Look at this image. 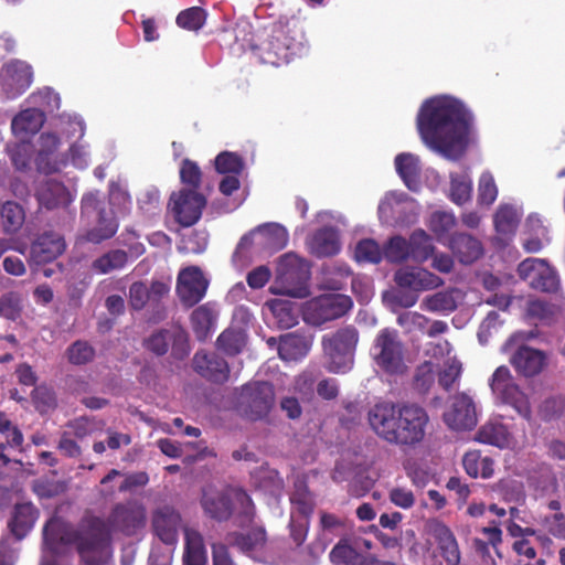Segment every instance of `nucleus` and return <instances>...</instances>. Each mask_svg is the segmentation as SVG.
Returning a JSON list of instances; mask_svg holds the SVG:
<instances>
[{"instance_id": "51", "label": "nucleus", "mask_w": 565, "mask_h": 565, "mask_svg": "<svg viewBox=\"0 0 565 565\" xmlns=\"http://www.w3.org/2000/svg\"><path fill=\"white\" fill-rule=\"evenodd\" d=\"M217 345L226 354H237L245 345V333L241 329H227L218 335Z\"/></svg>"}, {"instance_id": "64", "label": "nucleus", "mask_w": 565, "mask_h": 565, "mask_svg": "<svg viewBox=\"0 0 565 565\" xmlns=\"http://www.w3.org/2000/svg\"><path fill=\"white\" fill-rule=\"evenodd\" d=\"M32 103L42 107L41 110L54 111L60 108V96L53 89L45 87L31 96Z\"/></svg>"}, {"instance_id": "56", "label": "nucleus", "mask_w": 565, "mask_h": 565, "mask_svg": "<svg viewBox=\"0 0 565 565\" xmlns=\"http://www.w3.org/2000/svg\"><path fill=\"white\" fill-rule=\"evenodd\" d=\"M462 365L456 356L446 359L439 371V385L447 391L450 390L460 377Z\"/></svg>"}, {"instance_id": "19", "label": "nucleus", "mask_w": 565, "mask_h": 565, "mask_svg": "<svg viewBox=\"0 0 565 565\" xmlns=\"http://www.w3.org/2000/svg\"><path fill=\"white\" fill-rule=\"evenodd\" d=\"M518 273L533 289L547 292L557 289V275L544 259L526 258L519 265Z\"/></svg>"}, {"instance_id": "8", "label": "nucleus", "mask_w": 565, "mask_h": 565, "mask_svg": "<svg viewBox=\"0 0 565 565\" xmlns=\"http://www.w3.org/2000/svg\"><path fill=\"white\" fill-rule=\"evenodd\" d=\"M358 343V332L352 327L343 328L322 339L323 350L329 359V370L335 373L348 372L353 364V352Z\"/></svg>"}, {"instance_id": "49", "label": "nucleus", "mask_w": 565, "mask_h": 565, "mask_svg": "<svg viewBox=\"0 0 565 565\" xmlns=\"http://www.w3.org/2000/svg\"><path fill=\"white\" fill-rule=\"evenodd\" d=\"M265 541L266 537L263 529H255L247 534H238L230 540L239 550L249 553L255 558L257 557L256 554L264 547Z\"/></svg>"}, {"instance_id": "12", "label": "nucleus", "mask_w": 565, "mask_h": 565, "mask_svg": "<svg viewBox=\"0 0 565 565\" xmlns=\"http://www.w3.org/2000/svg\"><path fill=\"white\" fill-rule=\"evenodd\" d=\"M379 217L387 225H409L416 221L418 205L405 192H387L379 204Z\"/></svg>"}, {"instance_id": "2", "label": "nucleus", "mask_w": 565, "mask_h": 565, "mask_svg": "<svg viewBox=\"0 0 565 565\" xmlns=\"http://www.w3.org/2000/svg\"><path fill=\"white\" fill-rule=\"evenodd\" d=\"M258 50L262 62L274 66L289 63L295 56L305 54L306 39L299 21L279 19L274 23L267 41Z\"/></svg>"}, {"instance_id": "24", "label": "nucleus", "mask_w": 565, "mask_h": 565, "mask_svg": "<svg viewBox=\"0 0 565 565\" xmlns=\"http://www.w3.org/2000/svg\"><path fill=\"white\" fill-rule=\"evenodd\" d=\"M394 280L401 288L414 292L435 290L444 285V279L420 266H403L394 274Z\"/></svg>"}, {"instance_id": "52", "label": "nucleus", "mask_w": 565, "mask_h": 565, "mask_svg": "<svg viewBox=\"0 0 565 565\" xmlns=\"http://www.w3.org/2000/svg\"><path fill=\"white\" fill-rule=\"evenodd\" d=\"M354 258L359 263H380L383 258V248L374 239H362L355 246Z\"/></svg>"}, {"instance_id": "4", "label": "nucleus", "mask_w": 565, "mask_h": 565, "mask_svg": "<svg viewBox=\"0 0 565 565\" xmlns=\"http://www.w3.org/2000/svg\"><path fill=\"white\" fill-rule=\"evenodd\" d=\"M309 266L306 260L294 253L280 257L277 277L269 291L274 295L305 298L309 295Z\"/></svg>"}, {"instance_id": "27", "label": "nucleus", "mask_w": 565, "mask_h": 565, "mask_svg": "<svg viewBox=\"0 0 565 565\" xmlns=\"http://www.w3.org/2000/svg\"><path fill=\"white\" fill-rule=\"evenodd\" d=\"M181 526L179 513L170 507L158 509L152 519V527L156 536L172 550L178 542Z\"/></svg>"}, {"instance_id": "13", "label": "nucleus", "mask_w": 565, "mask_h": 565, "mask_svg": "<svg viewBox=\"0 0 565 565\" xmlns=\"http://www.w3.org/2000/svg\"><path fill=\"white\" fill-rule=\"evenodd\" d=\"M96 519L103 522L109 547L113 551L110 532H120L125 535L137 533L146 524V509L140 503L128 502L118 504L108 516L107 522L99 518Z\"/></svg>"}, {"instance_id": "53", "label": "nucleus", "mask_w": 565, "mask_h": 565, "mask_svg": "<svg viewBox=\"0 0 565 565\" xmlns=\"http://www.w3.org/2000/svg\"><path fill=\"white\" fill-rule=\"evenodd\" d=\"M290 502L294 509L303 518L308 516L312 512V497L302 481H298L295 484V491L290 497Z\"/></svg>"}, {"instance_id": "34", "label": "nucleus", "mask_w": 565, "mask_h": 565, "mask_svg": "<svg viewBox=\"0 0 565 565\" xmlns=\"http://www.w3.org/2000/svg\"><path fill=\"white\" fill-rule=\"evenodd\" d=\"M193 366L199 374L211 381L224 382L227 379V363L215 353L196 352L193 358Z\"/></svg>"}, {"instance_id": "50", "label": "nucleus", "mask_w": 565, "mask_h": 565, "mask_svg": "<svg viewBox=\"0 0 565 565\" xmlns=\"http://www.w3.org/2000/svg\"><path fill=\"white\" fill-rule=\"evenodd\" d=\"M127 260V254L124 250H111L94 260L93 269L99 274H108L113 270L121 269Z\"/></svg>"}, {"instance_id": "37", "label": "nucleus", "mask_w": 565, "mask_h": 565, "mask_svg": "<svg viewBox=\"0 0 565 565\" xmlns=\"http://www.w3.org/2000/svg\"><path fill=\"white\" fill-rule=\"evenodd\" d=\"M449 247L462 264H471L483 254L480 241L469 234H455L449 242Z\"/></svg>"}, {"instance_id": "29", "label": "nucleus", "mask_w": 565, "mask_h": 565, "mask_svg": "<svg viewBox=\"0 0 565 565\" xmlns=\"http://www.w3.org/2000/svg\"><path fill=\"white\" fill-rule=\"evenodd\" d=\"M65 250V243L61 235L45 233L41 235L31 246L30 263L42 266L52 263Z\"/></svg>"}, {"instance_id": "26", "label": "nucleus", "mask_w": 565, "mask_h": 565, "mask_svg": "<svg viewBox=\"0 0 565 565\" xmlns=\"http://www.w3.org/2000/svg\"><path fill=\"white\" fill-rule=\"evenodd\" d=\"M522 210L515 205L502 203L493 215V224L497 236L494 243L504 247L515 235L522 217Z\"/></svg>"}, {"instance_id": "61", "label": "nucleus", "mask_w": 565, "mask_h": 565, "mask_svg": "<svg viewBox=\"0 0 565 565\" xmlns=\"http://www.w3.org/2000/svg\"><path fill=\"white\" fill-rule=\"evenodd\" d=\"M243 167L242 159L233 152H222L215 159V168L222 174H239Z\"/></svg>"}, {"instance_id": "32", "label": "nucleus", "mask_w": 565, "mask_h": 565, "mask_svg": "<svg viewBox=\"0 0 565 565\" xmlns=\"http://www.w3.org/2000/svg\"><path fill=\"white\" fill-rule=\"evenodd\" d=\"M218 307L215 302H205L195 308L190 317L192 330L200 341H205L216 330Z\"/></svg>"}, {"instance_id": "63", "label": "nucleus", "mask_w": 565, "mask_h": 565, "mask_svg": "<svg viewBox=\"0 0 565 565\" xmlns=\"http://www.w3.org/2000/svg\"><path fill=\"white\" fill-rule=\"evenodd\" d=\"M436 375V364L433 361H425L422 363L415 374V386L422 392L426 393L434 384Z\"/></svg>"}, {"instance_id": "55", "label": "nucleus", "mask_w": 565, "mask_h": 565, "mask_svg": "<svg viewBox=\"0 0 565 565\" xmlns=\"http://www.w3.org/2000/svg\"><path fill=\"white\" fill-rule=\"evenodd\" d=\"M526 225L531 227L532 231L535 232L534 237H530L524 239L523 247L527 253H537L540 252L544 246V237L546 234V228L542 225L541 220L537 216H529L526 221ZM548 238H545V242H547Z\"/></svg>"}, {"instance_id": "62", "label": "nucleus", "mask_w": 565, "mask_h": 565, "mask_svg": "<svg viewBox=\"0 0 565 565\" xmlns=\"http://www.w3.org/2000/svg\"><path fill=\"white\" fill-rule=\"evenodd\" d=\"M0 434L6 438L7 445L11 448H20L23 444L21 430L12 424L10 418L0 411Z\"/></svg>"}, {"instance_id": "22", "label": "nucleus", "mask_w": 565, "mask_h": 565, "mask_svg": "<svg viewBox=\"0 0 565 565\" xmlns=\"http://www.w3.org/2000/svg\"><path fill=\"white\" fill-rule=\"evenodd\" d=\"M426 533L434 541L446 565H459L461 552L451 529L444 522L431 519L426 523Z\"/></svg>"}, {"instance_id": "3", "label": "nucleus", "mask_w": 565, "mask_h": 565, "mask_svg": "<svg viewBox=\"0 0 565 565\" xmlns=\"http://www.w3.org/2000/svg\"><path fill=\"white\" fill-rule=\"evenodd\" d=\"M58 146V138L55 134H43L39 139L38 156L35 163L38 170L43 173H53L62 170L70 162L76 169H86L90 163L89 147L84 141H76L70 146L66 156L58 157L55 150Z\"/></svg>"}, {"instance_id": "20", "label": "nucleus", "mask_w": 565, "mask_h": 565, "mask_svg": "<svg viewBox=\"0 0 565 565\" xmlns=\"http://www.w3.org/2000/svg\"><path fill=\"white\" fill-rule=\"evenodd\" d=\"M443 418L450 429H472L478 422L477 408L472 397L466 393L455 395L445 411Z\"/></svg>"}, {"instance_id": "39", "label": "nucleus", "mask_w": 565, "mask_h": 565, "mask_svg": "<svg viewBox=\"0 0 565 565\" xmlns=\"http://www.w3.org/2000/svg\"><path fill=\"white\" fill-rule=\"evenodd\" d=\"M310 345L311 342L306 337L288 333L279 340L278 354L284 361H296L308 353Z\"/></svg>"}, {"instance_id": "30", "label": "nucleus", "mask_w": 565, "mask_h": 565, "mask_svg": "<svg viewBox=\"0 0 565 565\" xmlns=\"http://www.w3.org/2000/svg\"><path fill=\"white\" fill-rule=\"evenodd\" d=\"M524 435L520 438L512 435L508 427L499 422L484 424L477 434V440L499 448H520L524 445Z\"/></svg>"}, {"instance_id": "15", "label": "nucleus", "mask_w": 565, "mask_h": 565, "mask_svg": "<svg viewBox=\"0 0 565 565\" xmlns=\"http://www.w3.org/2000/svg\"><path fill=\"white\" fill-rule=\"evenodd\" d=\"M429 417L427 412L415 404L402 405L394 443L413 446L420 443L426 434Z\"/></svg>"}, {"instance_id": "6", "label": "nucleus", "mask_w": 565, "mask_h": 565, "mask_svg": "<svg viewBox=\"0 0 565 565\" xmlns=\"http://www.w3.org/2000/svg\"><path fill=\"white\" fill-rule=\"evenodd\" d=\"M489 386L495 402L511 406L527 420L531 418L529 396L514 381L508 366L501 365L494 370L489 379Z\"/></svg>"}, {"instance_id": "23", "label": "nucleus", "mask_w": 565, "mask_h": 565, "mask_svg": "<svg viewBox=\"0 0 565 565\" xmlns=\"http://www.w3.org/2000/svg\"><path fill=\"white\" fill-rule=\"evenodd\" d=\"M401 412L402 405L391 402L377 403L369 411V423L379 437L393 444Z\"/></svg>"}, {"instance_id": "47", "label": "nucleus", "mask_w": 565, "mask_h": 565, "mask_svg": "<svg viewBox=\"0 0 565 565\" xmlns=\"http://www.w3.org/2000/svg\"><path fill=\"white\" fill-rule=\"evenodd\" d=\"M0 216L6 233L18 232L24 223V211L15 202L7 201L0 207Z\"/></svg>"}, {"instance_id": "40", "label": "nucleus", "mask_w": 565, "mask_h": 565, "mask_svg": "<svg viewBox=\"0 0 565 565\" xmlns=\"http://www.w3.org/2000/svg\"><path fill=\"white\" fill-rule=\"evenodd\" d=\"M458 290L447 289L426 296L420 302V309L434 313H449L457 308Z\"/></svg>"}, {"instance_id": "60", "label": "nucleus", "mask_w": 565, "mask_h": 565, "mask_svg": "<svg viewBox=\"0 0 565 565\" xmlns=\"http://www.w3.org/2000/svg\"><path fill=\"white\" fill-rule=\"evenodd\" d=\"M429 228L438 236L447 234L456 225V216L452 212L436 211L429 217Z\"/></svg>"}, {"instance_id": "57", "label": "nucleus", "mask_w": 565, "mask_h": 565, "mask_svg": "<svg viewBox=\"0 0 565 565\" xmlns=\"http://www.w3.org/2000/svg\"><path fill=\"white\" fill-rule=\"evenodd\" d=\"M205 11L199 7H192L180 12L177 17V24L190 31H198L205 22Z\"/></svg>"}, {"instance_id": "1", "label": "nucleus", "mask_w": 565, "mask_h": 565, "mask_svg": "<svg viewBox=\"0 0 565 565\" xmlns=\"http://www.w3.org/2000/svg\"><path fill=\"white\" fill-rule=\"evenodd\" d=\"M417 129L428 149L447 160L457 161L473 140V115L458 98L436 96L422 105Z\"/></svg>"}, {"instance_id": "54", "label": "nucleus", "mask_w": 565, "mask_h": 565, "mask_svg": "<svg viewBox=\"0 0 565 565\" xmlns=\"http://www.w3.org/2000/svg\"><path fill=\"white\" fill-rule=\"evenodd\" d=\"M498 192L493 175L489 171H484L478 182L479 204L490 206L497 200Z\"/></svg>"}, {"instance_id": "44", "label": "nucleus", "mask_w": 565, "mask_h": 565, "mask_svg": "<svg viewBox=\"0 0 565 565\" xmlns=\"http://www.w3.org/2000/svg\"><path fill=\"white\" fill-rule=\"evenodd\" d=\"M462 465L466 472L473 477L483 479L491 478L494 472V463L490 457H482L479 451H469L463 456Z\"/></svg>"}, {"instance_id": "17", "label": "nucleus", "mask_w": 565, "mask_h": 565, "mask_svg": "<svg viewBox=\"0 0 565 565\" xmlns=\"http://www.w3.org/2000/svg\"><path fill=\"white\" fill-rule=\"evenodd\" d=\"M274 388L267 382H255L242 388L239 403L245 415L253 419L266 417L274 405Z\"/></svg>"}, {"instance_id": "31", "label": "nucleus", "mask_w": 565, "mask_h": 565, "mask_svg": "<svg viewBox=\"0 0 565 565\" xmlns=\"http://www.w3.org/2000/svg\"><path fill=\"white\" fill-rule=\"evenodd\" d=\"M371 547L372 543L366 539L341 540L330 552V559L337 565H360L365 557L362 553Z\"/></svg>"}, {"instance_id": "33", "label": "nucleus", "mask_w": 565, "mask_h": 565, "mask_svg": "<svg viewBox=\"0 0 565 565\" xmlns=\"http://www.w3.org/2000/svg\"><path fill=\"white\" fill-rule=\"evenodd\" d=\"M36 198L42 207L53 210L67 206L74 195L63 183L50 179L40 184Z\"/></svg>"}, {"instance_id": "36", "label": "nucleus", "mask_w": 565, "mask_h": 565, "mask_svg": "<svg viewBox=\"0 0 565 565\" xmlns=\"http://www.w3.org/2000/svg\"><path fill=\"white\" fill-rule=\"evenodd\" d=\"M311 254L318 257L333 256L340 252L338 232L333 227H323L317 231L307 241Z\"/></svg>"}, {"instance_id": "58", "label": "nucleus", "mask_w": 565, "mask_h": 565, "mask_svg": "<svg viewBox=\"0 0 565 565\" xmlns=\"http://www.w3.org/2000/svg\"><path fill=\"white\" fill-rule=\"evenodd\" d=\"M175 337L182 338L183 331L178 329L173 333L168 330H161L153 333L147 339V348L158 355L164 354L168 351L169 344Z\"/></svg>"}, {"instance_id": "59", "label": "nucleus", "mask_w": 565, "mask_h": 565, "mask_svg": "<svg viewBox=\"0 0 565 565\" xmlns=\"http://www.w3.org/2000/svg\"><path fill=\"white\" fill-rule=\"evenodd\" d=\"M531 486L537 495L554 493L557 488L555 475L548 468H543L537 475L531 477Z\"/></svg>"}, {"instance_id": "42", "label": "nucleus", "mask_w": 565, "mask_h": 565, "mask_svg": "<svg viewBox=\"0 0 565 565\" xmlns=\"http://www.w3.org/2000/svg\"><path fill=\"white\" fill-rule=\"evenodd\" d=\"M185 553L183 565H206L203 539L198 531L185 530Z\"/></svg>"}, {"instance_id": "18", "label": "nucleus", "mask_w": 565, "mask_h": 565, "mask_svg": "<svg viewBox=\"0 0 565 565\" xmlns=\"http://www.w3.org/2000/svg\"><path fill=\"white\" fill-rule=\"evenodd\" d=\"M207 287L209 279L196 266L185 267L178 275L177 295L186 307L199 303L204 298Z\"/></svg>"}, {"instance_id": "48", "label": "nucleus", "mask_w": 565, "mask_h": 565, "mask_svg": "<svg viewBox=\"0 0 565 565\" xmlns=\"http://www.w3.org/2000/svg\"><path fill=\"white\" fill-rule=\"evenodd\" d=\"M383 257L393 264H401L411 257V246L403 236L391 237L383 247Z\"/></svg>"}, {"instance_id": "14", "label": "nucleus", "mask_w": 565, "mask_h": 565, "mask_svg": "<svg viewBox=\"0 0 565 565\" xmlns=\"http://www.w3.org/2000/svg\"><path fill=\"white\" fill-rule=\"evenodd\" d=\"M522 334H513L503 345L502 350L509 352L514 350L510 355V363L514 370L524 377H533L540 374L546 366V355L543 351L520 344Z\"/></svg>"}, {"instance_id": "16", "label": "nucleus", "mask_w": 565, "mask_h": 565, "mask_svg": "<svg viewBox=\"0 0 565 565\" xmlns=\"http://www.w3.org/2000/svg\"><path fill=\"white\" fill-rule=\"evenodd\" d=\"M231 495H233L235 501L241 504L244 522H250L254 508L249 497L246 492L241 490L233 491L231 494L214 490H206L202 498L204 512L215 520H226L232 512Z\"/></svg>"}, {"instance_id": "41", "label": "nucleus", "mask_w": 565, "mask_h": 565, "mask_svg": "<svg viewBox=\"0 0 565 565\" xmlns=\"http://www.w3.org/2000/svg\"><path fill=\"white\" fill-rule=\"evenodd\" d=\"M38 512L31 503L18 504L9 523L12 534L18 540L23 539L33 527Z\"/></svg>"}, {"instance_id": "45", "label": "nucleus", "mask_w": 565, "mask_h": 565, "mask_svg": "<svg viewBox=\"0 0 565 565\" xmlns=\"http://www.w3.org/2000/svg\"><path fill=\"white\" fill-rule=\"evenodd\" d=\"M408 244L411 246V257L417 263H424L429 259L435 250L431 237L424 230H416L412 233Z\"/></svg>"}, {"instance_id": "35", "label": "nucleus", "mask_w": 565, "mask_h": 565, "mask_svg": "<svg viewBox=\"0 0 565 565\" xmlns=\"http://www.w3.org/2000/svg\"><path fill=\"white\" fill-rule=\"evenodd\" d=\"M45 120L43 110L39 108H28L19 113L11 124L12 131L20 140H25L36 134Z\"/></svg>"}, {"instance_id": "28", "label": "nucleus", "mask_w": 565, "mask_h": 565, "mask_svg": "<svg viewBox=\"0 0 565 565\" xmlns=\"http://www.w3.org/2000/svg\"><path fill=\"white\" fill-rule=\"evenodd\" d=\"M263 315L269 324L280 329H289L298 322L296 302L288 299L268 300L263 308Z\"/></svg>"}, {"instance_id": "7", "label": "nucleus", "mask_w": 565, "mask_h": 565, "mask_svg": "<svg viewBox=\"0 0 565 565\" xmlns=\"http://www.w3.org/2000/svg\"><path fill=\"white\" fill-rule=\"evenodd\" d=\"M489 386L495 402L511 406L527 420L531 418L529 396L514 381L508 366L501 365L494 370L489 379Z\"/></svg>"}, {"instance_id": "9", "label": "nucleus", "mask_w": 565, "mask_h": 565, "mask_svg": "<svg viewBox=\"0 0 565 565\" xmlns=\"http://www.w3.org/2000/svg\"><path fill=\"white\" fill-rule=\"evenodd\" d=\"M371 353L375 363L390 374H403L407 369L403 343L395 330H381L374 340Z\"/></svg>"}, {"instance_id": "10", "label": "nucleus", "mask_w": 565, "mask_h": 565, "mask_svg": "<svg viewBox=\"0 0 565 565\" xmlns=\"http://www.w3.org/2000/svg\"><path fill=\"white\" fill-rule=\"evenodd\" d=\"M102 193L89 192L82 199V215L88 220L96 221L97 225L88 231L86 239L99 243L115 235L118 228L113 211H108L102 201Z\"/></svg>"}, {"instance_id": "11", "label": "nucleus", "mask_w": 565, "mask_h": 565, "mask_svg": "<svg viewBox=\"0 0 565 565\" xmlns=\"http://www.w3.org/2000/svg\"><path fill=\"white\" fill-rule=\"evenodd\" d=\"M352 307L349 296L342 294H326L310 299L303 305V320L311 326L323 323L342 317Z\"/></svg>"}, {"instance_id": "5", "label": "nucleus", "mask_w": 565, "mask_h": 565, "mask_svg": "<svg viewBox=\"0 0 565 565\" xmlns=\"http://www.w3.org/2000/svg\"><path fill=\"white\" fill-rule=\"evenodd\" d=\"M287 243L288 233L285 227L276 223L264 224L241 238L234 257L271 255L282 249Z\"/></svg>"}, {"instance_id": "43", "label": "nucleus", "mask_w": 565, "mask_h": 565, "mask_svg": "<svg viewBox=\"0 0 565 565\" xmlns=\"http://www.w3.org/2000/svg\"><path fill=\"white\" fill-rule=\"evenodd\" d=\"M449 199L457 205L470 201L472 194V181L468 172H450Z\"/></svg>"}, {"instance_id": "21", "label": "nucleus", "mask_w": 565, "mask_h": 565, "mask_svg": "<svg viewBox=\"0 0 565 565\" xmlns=\"http://www.w3.org/2000/svg\"><path fill=\"white\" fill-rule=\"evenodd\" d=\"M205 204V198L194 190H181L173 193L170 199L174 217L183 226L195 224L200 220Z\"/></svg>"}, {"instance_id": "46", "label": "nucleus", "mask_w": 565, "mask_h": 565, "mask_svg": "<svg viewBox=\"0 0 565 565\" xmlns=\"http://www.w3.org/2000/svg\"><path fill=\"white\" fill-rule=\"evenodd\" d=\"M321 275V286L323 288L340 290L351 276V270L345 264L334 263L332 265L324 266Z\"/></svg>"}, {"instance_id": "25", "label": "nucleus", "mask_w": 565, "mask_h": 565, "mask_svg": "<svg viewBox=\"0 0 565 565\" xmlns=\"http://www.w3.org/2000/svg\"><path fill=\"white\" fill-rule=\"evenodd\" d=\"M32 79L33 73L29 64L12 61L3 67L0 85L8 98H15L30 87Z\"/></svg>"}, {"instance_id": "38", "label": "nucleus", "mask_w": 565, "mask_h": 565, "mask_svg": "<svg viewBox=\"0 0 565 565\" xmlns=\"http://www.w3.org/2000/svg\"><path fill=\"white\" fill-rule=\"evenodd\" d=\"M394 163L396 172L405 185L409 190L416 191L419 186L422 172L419 157L414 153L403 152L396 156Z\"/></svg>"}]
</instances>
